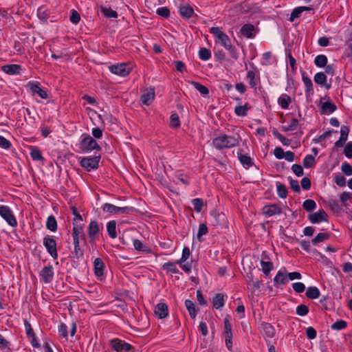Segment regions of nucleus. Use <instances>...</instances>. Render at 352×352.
Returning a JSON list of instances; mask_svg holds the SVG:
<instances>
[{
    "mask_svg": "<svg viewBox=\"0 0 352 352\" xmlns=\"http://www.w3.org/2000/svg\"><path fill=\"white\" fill-rule=\"evenodd\" d=\"M210 32L214 36L215 42L221 45L230 53L232 58L236 60L239 57L237 50L232 45L229 36L224 33L219 27H212L210 29Z\"/></svg>",
    "mask_w": 352,
    "mask_h": 352,
    "instance_id": "f257e3e1",
    "label": "nucleus"
},
{
    "mask_svg": "<svg viewBox=\"0 0 352 352\" xmlns=\"http://www.w3.org/2000/svg\"><path fill=\"white\" fill-rule=\"evenodd\" d=\"M240 142V137L237 135H221L213 139L212 145L217 150L230 148L236 146Z\"/></svg>",
    "mask_w": 352,
    "mask_h": 352,
    "instance_id": "f03ea898",
    "label": "nucleus"
},
{
    "mask_svg": "<svg viewBox=\"0 0 352 352\" xmlns=\"http://www.w3.org/2000/svg\"><path fill=\"white\" fill-rule=\"evenodd\" d=\"M261 331L267 345H270V344L275 342V340H276V330L271 324L263 322L261 324Z\"/></svg>",
    "mask_w": 352,
    "mask_h": 352,
    "instance_id": "7ed1b4c3",
    "label": "nucleus"
},
{
    "mask_svg": "<svg viewBox=\"0 0 352 352\" xmlns=\"http://www.w3.org/2000/svg\"><path fill=\"white\" fill-rule=\"evenodd\" d=\"M0 216L12 227L17 226V221L13 212L9 206L5 205L0 206Z\"/></svg>",
    "mask_w": 352,
    "mask_h": 352,
    "instance_id": "20e7f679",
    "label": "nucleus"
},
{
    "mask_svg": "<svg viewBox=\"0 0 352 352\" xmlns=\"http://www.w3.org/2000/svg\"><path fill=\"white\" fill-rule=\"evenodd\" d=\"M102 208L104 212L111 214H129L133 211L131 207H118L109 203L104 204Z\"/></svg>",
    "mask_w": 352,
    "mask_h": 352,
    "instance_id": "39448f33",
    "label": "nucleus"
},
{
    "mask_svg": "<svg viewBox=\"0 0 352 352\" xmlns=\"http://www.w3.org/2000/svg\"><path fill=\"white\" fill-rule=\"evenodd\" d=\"M80 145L81 148L87 151L93 150L100 151L101 149L97 142L88 134H83L82 135Z\"/></svg>",
    "mask_w": 352,
    "mask_h": 352,
    "instance_id": "423d86ee",
    "label": "nucleus"
},
{
    "mask_svg": "<svg viewBox=\"0 0 352 352\" xmlns=\"http://www.w3.org/2000/svg\"><path fill=\"white\" fill-rule=\"evenodd\" d=\"M110 347L116 352H129L133 346L119 339V338H113L109 341Z\"/></svg>",
    "mask_w": 352,
    "mask_h": 352,
    "instance_id": "0eeeda50",
    "label": "nucleus"
},
{
    "mask_svg": "<svg viewBox=\"0 0 352 352\" xmlns=\"http://www.w3.org/2000/svg\"><path fill=\"white\" fill-rule=\"evenodd\" d=\"M100 160V157L99 156L86 157L82 158L80 164L87 171H90L98 168Z\"/></svg>",
    "mask_w": 352,
    "mask_h": 352,
    "instance_id": "6e6552de",
    "label": "nucleus"
},
{
    "mask_svg": "<svg viewBox=\"0 0 352 352\" xmlns=\"http://www.w3.org/2000/svg\"><path fill=\"white\" fill-rule=\"evenodd\" d=\"M43 245L45 247L47 252L52 258L56 259L58 258V253L56 250V241L50 236H47L43 239Z\"/></svg>",
    "mask_w": 352,
    "mask_h": 352,
    "instance_id": "1a4fd4ad",
    "label": "nucleus"
},
{
    "mask_svg": "<svg viewBox=\"0 0 352 352\" xmlns=\"http://www.w3.org/2000/svg\"><path fill=\"white\" fill-rule=\"evenodd\" d=\"M102 227V224H99L96 221H91L88 226V235L90 239V242L93 243L98 238V234H99L101 228Z\"/></svg>",
    "mask_w": 352,
    "mask_h": 352,
    "instance_id": "9d476101",
    "label": "nucleus"
},
{
    "mask_svg": "<svg viewBox=\"0 0 352 352\" xmlns=\"http://www.w3.org/2000/svg\"><path fill=\"white\" fill-rule=\"evenodd\" d=\"M308 219L311 223H320L322 221H328V215L324 210H320L316 212L310 213Z\"/></svg>",
    "mask_w": 352,
    "mask_h": 352,
    "instance_id": "9b49d317",
    "label": "nucleus"
},
{
    "mask_svg": "<svg viewBox=\"0 0 352 352\" xmlns=\"http://www.w3.org/2000/svg\"><path fill=\"white\" fill-rule=\"evenodd\" d=\"M27 87L33 94H38L42 99H47L48 98L47 91L40 87L38 82L30 81L28 82Z\"/></svg>",
    "mask_w": 352,
    "mask_h": 352,
    "instance_id": "f8f14e48",
    "label": "nucleus"
},
{
    "mask_svg": "<svg viewBox=\"0 0 352 352\" xmlns=\"http://www.w3.org/2000/svg\"><path fill=\"white\" fill-rule=\"evenodd\" d=\"M109 70L116 75L126 76L130 73V68L125 63H120L109 67Z\"/></svg>",
    "mask_w": 352,
    "mask_h": 352,
    "instance_id": "ddd939ff",
    "label": "nucleus"
},
{
    "mask_svg": "<svg viewBox=\"0 0 352 352\" xmlns=\"http://www.w3.org/2000/svg\"><path fill=\"white\" fill-rule=\"evenodd\" d=\"M54 274V268L52 265L44 267L40 272V276L45 283H49L52 280Z\"/></svg>",
    "mask_w": 352,
    "mask_h": 352,
    "instance_id": "4468645a",
    "label": "nucleus"
},
{
    "mask_svg": "<svg viewBox=\"0 0 352 352\" xmlns=\"http://www.w3.org/2000/svg\"><path fill=\"white\" fill-rule=\"evenodd\" d=\"M288 282V277L286 269L283 267L279 270L274 278V285L278 287L280 285L286 284Z\"/></svg>",
    "mask_w": 352,
    "mask_h": 352,
    "instance_id": "2eb2a0df",
    "label": "nucleus"
},
{
    "mask_svg": "<svg viewBox=\"0 0 352 352\" xmlns=\"http://www.w3.org/2000/svg\"><path fill=\"white\" fill-rule=\"evenodd\" d=\"M155 89L149 87L146 89L141 96V101L145 105H149L155 98Z\"/></svg>",
    "mask_w": 352,
    "mask_h": 352,
    "instance_id": "dca6fc26",
    "label": "nucleus"
},
{
    "mask_svg": "<svg viewBox=\"0 0 352 352\" xmlns=\"http://www.w3.org/2000/svg\"><path fill=\"white\" fill-rule=\"evenodd\" d=\"M2 71L9 75H18L21 73V67L16 64L6 65L2 67Z\"/></svg>",
    "mask_w": 352,
    "mask_h": 352,
    "instance_id": "f3484780",
    "label": "nucleus"
},
{
    "mask_svg": "<svg viewBox=\"0 0 352 352\" xmlns=\"http://www.w3.org/2000/svg\"><path fill=\"white\" fill-rule=\"evenodd\" d=\"M155 314L160 318H164L168 314V305L165 303H158L155 307Z\"/></svg>",
    "mask_w": 352,
    "mask_h": 352,
    "instance_id": "a211bd4d",
    "label": "nucleus"
},
{
    "mask_svg": "<svg viewBox=\"0 0 352 352\" xmlns=\"http://www.w3.org/2000/svg\"><path fill=\"white\" fill-rule=\"evenodd\" d=\"M83 226L84 224L82 223H73L72 236L74 241H75V239L79 240L80 237L84 236Z\"/></svg>",
    "mask_w": 352,
    "mask_h": 352,
    "instance_id": "6ab92c4d",
    "label": "nucleus"
},
{
    "mask_svg": "<svg viewBox=\"0 0 352 352\" xmlns=\"http://www.w3.org/2000/svg\"><path fill=\"white\" fill-rule=\"evenodd\" d=\"M94 274L96 277L101 278L104 274V264L101 258H96L94 262Z\"/></svg>",
    "mask_w": 352,
    "mask_h": 352,
    "instance_id": "aec40b11",
    "label": "nucleus"
},
{
    "mask_svg": "<svg viewBox=\"0 0 352 352\" xmlns=\"http://www.w3.org/2000/svg\"><path fill=\"white\" fill-rule=\"evenodd\" d=\"M282 212L281 208L276 204L265 206L263 208V213L268 217L279 214Z\"/></svg>",
    "mask_w": 352,
    "mask_h": 352,
    "instance_id": "412c9836",
    "label": "nucleus"
},
{
    "mask_svg": "<svg viewBox=\"0 0 352 352\" xmlns=\"http://www.w3.org/2000/svg\"><path fill=\"white\" fill-rule=\"evenodd\" d=\"M337 109L336 105L331 101H327L321 105V113L329 115Z\"/></svg>",
    "mask_w": 352,
    "mask_h": 352,
    "instance_id": "4be33fe9",
    "label": "nucleus"
},
{
    "mask_svg": "<svg viewBox=\"0 0 352 352\" xmlns=\"http://www.w3.org/2000/svg\"><path fill=\"white\" fill-rule=\"evenodd\" d=\"M179 11L180 15L186 19L190 18L194 14V10L189 4L180 6Z\"/></svg>",
    "mask_w": 352,
    "mask_h": 352,
    "instance_id": "5701e85b",
    "label": "nucleus"
},
{
    "mask_svg": "<svg viewBox=\"0 0 352 352\" xmlns=\"http://www.w3.org/2000/svg\"><path fill=\"white\" fill-rule=\"evenodd\" d=\"M225 295L219 293L216 294L212 298V305L217 309H221L225 305Z\"/></svg>",
    "mask_w": 352,
    "mask_h": 352,
    "instance_id": "b1692460",
    "label": "nucleus"
},
{
    "mask_svg": "<svg viewBox=\"0 0 352 352\" xmlns=\"http://www.w3.org/2000/svg\"><path fill=\"white\" fill-rule=\"evenodd\" d=\"M291 102L292 98L286 94H281L278 99V104L283 109H287Z\"/></svg>",
    "mask_w": 352,
    "mask_h": 352,
    "instance_id": "393cba45",
    "label": "nucleus"
},
{
    "mask_svg": "<svg viewBox=\"0 0 352 352\" xmlns=\"http://www.w3.org/2000/svg\"><path fill=\"white\" fill-rule=\"evenodd\" d=\"M311 10V8L307 6L298 7L294 9L290 14L289 21L292 22L294 21L296 19L299 18L300 16L303 11Z\"/></svg>",
    "mask_w": 352,
    "mask_h": 352,
    "instance_id": "a878e982",
    "label": "nucleus"
},
{
    "mask_svg": "<svg viewBox=\"0 0 352 352\" xmlns=\"http://www.w3.org/2000/svg\"><path fill=\"white\" fill-rule=\"evenodd\" d=\"M107 231L109 236L111 239H116L117 237V232H116V221H110L107 223Z\"/></svg>",
    "mask_w": 352,
    "mask_h": 352,
    "instance_id": "bb28decb",
    "label": "nucleus"
},
{
    "mask_svg": "<svg viewBox=\"0 0 352 352\" xmlns=\"http://www.w3.org/2000/svg\"><path fill=\"white\" fill-rule=\"evenodd\" d=\"M133 244L134 248L138 251L146 252V253L151 252L150 248L146 245L144 244L139 239H134L133 241Z\"/></svg>",
    "mask_w": 352,
    "mask_h": 352,
    "instance_id": "cd10ccee",
    "label": "nucleus"
},
{
    "mask_svg": "<svg viewBox=\"0 0 352 352\" xmlns=\"http://www.w3.org/2000/svg\"><path fill=\"white\" fill-rule=\"evenodd\" d=\"M254 26L250 23L245 24L241 29V34L247 38L253 37Z\"/></svg>",
    "mask_w": 352,
    "mask_h": 352,
    "instance_id": "c85d7f7f",
    "label": "nucleus"
},
{
    "mask_svg": "<svg viewBox=\"0 0 352 352\" xmlns=\"http://www.w3.org/2000/svg\"><path fill=\"white\" fill-rule=\"evenodd\" d=\"M320 295V290L314 286L309 287L306 291V296L310 299H316L319 298Z\"/></svg>",
    "mask_w": 352,
    "mask_h": 352,
    "instance_id": "c756f323",
    "label": "nucleus"
},
{
    "mask_svg": "<svg viewBox=\"0 0 352 352\" xmlns=\"http://www.w3.org/2000/svg\"><path fill=\"white\" fill-rule=\"evenodd\" d=\"M238 155H239V160L244 168H248L252 166V164H253L252 160L250 156L246 155H243L241 153H238Z\"/></svg>",
    "mask_w": 352,
    "mask_h": 352,
    "instance_id": "7c9ffc66",
    "label": "nucleus"
},
{
    "mask_svg": "<svg viewBox=\"0 0 352 352\" xmlns=\"http://www.w3.org/2000/svg\"><path fill=\"white\" fill-rule=\"evenodd\" d=\"M189 83L204 96L209 94V90L206 86L195 81H189Z\"/></svg>",
    "mask_w": 352,
    "mask_h": 352,
    "instance_id": "2f4dec72",
    "label": "nucleus"
},
{
    "mask_svg": "<svg viewBox=\"0 0 352 352\" xmlns=\"http://www.w3.org/2000/svg\"><path fill=\"white\" fill-rule=\"evenodd\" d=\"M185 306L187 310L188 311L189 315L191 317V318L195 319L197 316V311L195 309V303L190 300H186Z\"/></svg>",
    "mask_w": 352,
    "mask_h": 352,
    "instance_id": "473e14b6",
    "label": "nucleus"
},
{
    "mask_svg": "<svg viewBox=\"0 0 352 352\" xmlns=\"http://www.w3.org/2000/svg\"><path fill=\"white\" fill-rule=\"evenodd\" d=\"M177 261L175 263L167 262L162 265V269L173 274H178L179 270L177 267Z\"/></svg>",
    "mask_w": 352,
    "mask_h": 352,
    "instance_id": "72a5a7b5",
    "label": "nucleus"
},
{
    "mask_svg": "<svg viewBox=\"0 0 352 352\" xmlns=\"http://www.w3.org/2000/svg\"><path fill=\"white\" fill-rule=\"evenodd\" d=\"M46 227L48 230H50L52 232H54L56 230L57 222L55 217L53 215H50L47 217Z\"/></svg>",
    "mask_w": 352,
    "mask_h": 352,
    "instance_id": "f704fd0d",
    "label": "nucleus"
},
{
    "mask_svg": "<svg viewBox=\"0 0 352 352\" xmlns=\"http://www.w3.org/2000/svg\"><path fill=\"white\" fill-rule=\"evenodd\" d=\"M314 63L318 67H324L327 63V58L323 54L318 55L314 59Z\"/></svg>",
    "mask_w": 352,
    "mask_h": 352,
    "instance_id": "c9c22d12",
    "label": "nucleus"
},
{
    "mask_svg": "<svg viewBox=\"0 0 352 352\" xmlns=\"http://www.w3.org/2000/svg\"><path fill=\"white\" fill-rule=\"evenodd\" d=\"M276 186L277 188L278 195L280 198H285L287 194V190L286 188V186L284 184H281L280 182H276Z\"/></svg>",
    "mask_w": 352,
    "mask_h": 352,
    "instance_id": "e433bc0d",
    "label": "nucleus"
},
{
    "mask_svg": "<svg viewBox=\"0 0 352 352\" xmlns=\"http://www.w3.org/2000/svg\"><path fill=\"white\" fill-rule=\"evenodd\" d=\"M101 12L108 18H117L118 13L111 8L101 7Z\"/></svg>",
    "mask_w": 352,
    "mask_h": 352,
    "instance_id": "4c0bfd02",
    "label": "nucleus"
},
{
    "mask_svg": "<svg viewBox=\"0 0 352 352\" xmlns=\"http://www.w3.org/2000/svg\"><path fill=\"white\" fill-rule=\"evenodd\" d=\"M302 206L306 211L311 212L316 208V203L313 199H307L303 202Z\"/></svg>",
    "mask_w": 352,
    "mask_h": 352,
    "instance_id": "58836bf2",
    "label": "nucleus"
},
{
    "mask_svg": "<svg viewBox=\"0 0 352 352\" xmlns=\"http://www.w3.org/2000/svg\"><path fill=\"white\" fill-rule=\"evenodd\" d=\"M248 104L244 105L236 106L234 109V112L238 116H245L248 111Z\"/></svg>",
    "mask_w": 352,
    "mask_h": 352,
    "instance_id": "ea45409f",
    "label": "nucleus"
},
{
    "mask_svg": "<svg viewBox=\"0 0 352 352\" xmlns=\"http://www.w3.org/2000/svg\"><path fill=\"white\" fill-rule=\"evenodd\" d=\"M30 156L34 160H41L43 157L41 151L36 146H32L30 148Z\"/></svg>",
    "mask_w": 352,
    "mask_h": 352,
    "instance_id": "a19ab883",
    "label": "nucleus"
},
{
    "mask_svg": "<svg viewBox=\"0 0 352 352\" xmlns=\"http://www.w3.org/2000/svg\"><path fill=\"white\" fill-rule=\"evenodd\" d=\"M190 256V251L188 247H184L182 250V257L177 260V263L182 264L185 263Z\"/></svg>",
    "mask_w": 352,
    "mask_h": 352,
    "instance_id": "79ce46f5",
    "label": "nucleus"
},
{
    "mask_svg": "<svg viewBox=\"0 0 352 352\" xmlns=\"http://www.w3.org/2000/svg\"><path fill=\"white\" fill-rule=\"evenodd\" d=\"M314 81L320 85H324L327 81V76L323 72H318L314 76Z\"/></svg>",
    "mask_w": 352,
    "mask_h": 352,
    "instance_id": "37998d69",
    "label": "nucleus"
},
{
    "mask_svg": "<svg viewBox=\"0 0 352 352\" xmlns=\"http://www.w3.org/2000/svg\"><path fill=\"white\" fill-rule=\"evenodd\" d=\"M302 81L305 84V86L306 87V90H305V92L307 94V93H313L314 91V89H313V83H312V81L308 77V76H302Z\"/></svg>",
    "mask_w": 352,
    "mask_h": 352,
    "instance_id": "c03bdc74",
    "label": "nucleus"
},
{
    "mask_svg": "<svg viewBox=\"0 0 352 352\" xmlns=\"http://www.w3.org/2000/svg\"><path fill=\"white\" fill-rule=\"evenodd\" d=\"M208 233V227L206 223H201L199 226L197 237L199 241H202V236Z\"/></svg>",
    "mask_w": 352,
    "mask_h": 352,
    "instance_id": "a18cd8bd",
    "label": "nucleus"
},
{
    "mask_svg": "<svg viewBox=\"0 0 352 352\" xmlns=\"http://www.w3.org/2000/svg\"><path fill=\"white\" fill-rule=\"evenodd\" d=\"M305 168H311L314 166L315 164V158L311 155H307L305 157L302 162Z\"/></svg>",
    "mask_w": 352,
    "mask_h": 352,
    "instance_id": "49530a36",
    "label": "nucleus"
},
{
    "mask_svg": "<svg viewBox=\"0 0 352 352\" xmlns=\"http://www.w3.org/2000/svg\"><path fill=\"white\" fill-rule=\"evenodd\" d=\"M329 238V234L324 232H320L316 235V236L312 240L313 245H316L318 243H321Z\"/></svg>",
    "mask_w": 352,
    "mask_h": 352,
    "instance_id": "de8ad7c7",
    "label": "nucleus"
},
{
    "mask_svg": "<svg viewBox=\"0 0 352 352\" xmlns=\"http://www.w3.org/2000/svg\"><path fill=\"white\" fill-rule=\"evenodd\" d=\"M199 56L201 60H208L211 57V53L209 50L202 47L199 51Z\"/></svg>",
    "mask_w": 352,
    "mask_h": 352,
    "instance_id": "09e8293b",
    "label": "nucleus"
},
{
    "mask_svg": "<svg viewBox=\"0 0 352 352\" xmlns=\"http://www.w3.org/2000/svg\"><path fill=\"white\" fill-rule=\"evenodd\" d=\"M261 265L262 267L263 272L265 275H268L273 267L272 263L270 261H264L263 260L261 261Z\"/></svg>",
    "mask_w": 352,
    "mask_h": 352,
    "instance_id": "8fccbe9b",
    "label": "nucleus"
},
{
    "mask_svg": "<svg viewBox=\"0 0 352 352\" xmlns=\"http://www.w3.org/2000/svg\"><path fill=\"white\" fill-rule=\"evenodd\" d=\"M298 125V119L293 118L289 124L283 126V130L284 131H294L297 129Z\"/></svg>",
    "mask_w": 352,
    "mask_h": 352,
    "instance_id": "3c124183",
    "label": "nucleus"
},
{
    "mask_svg": "<svg viewBox=\"0 0 352 352\" xmlns=\"http://www.w3.org/2000/svg\"><path fill=\"white\" fill-rule=\"evenodd\" d=\"M192 204L194 206V209L197 212H200L202 210L204 201L202 199L195 198L192 200Z\"/></svg>",
    "mask_w": 352,
    "mask_h": 352,
    "instance_id": "603ef678",
    "label": "nucleus"
},
{
    "mask_svg": "<svg viewBox=\"0 0 352 352\" xmlns=\"http://www.w3.org/2000/svg\"><path fill=\"white\" fill-rule=\"evenodd\" d=\"M247 78L249 80V85L251 87L254 88L256 86L257 82L256 81V74L253 71H249L247 74Z\"/></svg>",
    "mask_w": 352,
    "mask_h": 352,
    "instance_id": "864d4df0",
    "label": "nucleus"
},
{
    "mask_svg": "<svg viewBox=\"0 0 352 352\" xmlns=\"http://www.w3.org/2000/svg\"><path fill=\"white\" fill-rule=\"evenodd\" d=\"M346 327V322L344 320H340L331 324V328L333 330H342Z\"/></svg>",
    "mask_w": 352,
    "mask_h": 352,
    "instance_id": "5fc2aeb1",
    "label": "nucleus"
},
{
    "mask_svg": "<svg viewBox=\"0 0 352 352\" xmlns=\"http://www.w3.org/2000/svg\"><path fill=\"white\" fill-rule=\"evenodd\" d=\"M224 336H232V326L228 318L224 319Z\"/></svg>",
    "mask_w": 352,
    "mask_h": 352,
    "instance_id": "6e6d98bb",
    "label": "nucleus"
},
{
    "mask_svg": "<svg viewBox=\"0 0 352 352\" xmlns=\"http://www.w3.org/2000/svg\"><path fill=\"white\" fill-rule=\"evenodd\" d=\"M179 125L180 122L178 115L176 113L172 114L170 118V126L173 128H177L179 126Z\"/></svg>",
    "mask_w": 352,
    "mask_h": 352,
    "instance_id": "4d7b16f0",
    "label": "nucleus"
},
{
    "mask_svg": "<svg viewBox=\"0 0 352 352\" xmlns=\"http://www.w3.org/2000/svg\"><path fill=\"white\" fill-rule=\"evenodd\" d=\"M156 13L164 18H168L170 16V10L167 7H160L157 9Z\"/></svg>",
    "mask_w": 352,
    "mask_h": 352,
    "instance_id": "13d9d810",
    "label": "nucleus"
},
{
    "mask_svg": "<svg viewBox=\"0 0 352 352\" xmlns=\"http://www.w3.org/2000/svg\"><path fill=\"white\" fill-rule=\"evenodd\" d=\"M309 312V307L305 305H300L296 307V314L300 316H306Z\"/></svg>",
    "mask_w": 352,
    "mask_h": 352,
    "instance_id": "bf43d9fd",
    "label": "nucleus"
},
{
    "mask_svg": "<svg viewBox=\"0 0 352 352\" xmlns=\"http://www.w3.org/2000/svg\"><path fill=\"white\" fill-rule=\"evenodd\" d=\"M340 199L341 202L344 205L347 206V201L350 199H352V192H344L340 196Z\"/></svg>",
    "mask_w": 352,
    "mask_h": 352,
    "instance_id": "052dcab7",
    "label": "nucleus"
},
{
    "mask_svg": "<svg viewBox=\"0 0 352 352\" xmlns=\"http://www.w3.org/2000/svg\"><path fill=\"white\" fill-rule=\"evenodd\" d=\"M292 170L294 172V173L297 176V177H301L304 174V171H303V168L302 167L299 165V164H294L292 166Z\"/></svg>",
    "mask_w": 352,
    "mask_h": 352,
    "instance_id": "680f3d73",
    "label": "nucleus"
},
{
    "mask_svg": "<svg viewBox=\"0 0 352 352\" xmlns=\"http://www.w3.org/2000/svg\"><path fill=\"white\" fill-rule=\"evenodd\" d=\"M341 170L346 175H352V167L349 163H343L341 166Z\"/></svg>",
    "mask_w": 352,
    "mask_h": 352,
    "instance_id": "e2e57ef3",
    "label": "nucleus"
},
{
    "mask_svg": "<svg viewBox=\"0 0 352 352\" xmlns=\"http://www.w3.org/2000/svg\"><path fill=\"white\" fill-rule=\"evenodd\" d=\"M292 287L296 293H302L305 289V285L300 282L294 283L292 284Z\"/></svg>",
    "mask_w": 352,
    "mask_h": 352,
    "instance_id": "0e129e2a",
    "label": "nucleus"
},
{
    "mask_svg": "<svg viewBox=\"0 0 352 352\" xmlns=\"http://www.w3.org/2000/svg\"><path fill=\"white\" fill-rule=\"evenodd\" d=\"M58 333L63 338H67V327L64 323H60L58 327Z\"/></svg>",
    "mask_w": 352,
    "mask_h": 352,
    "instance_id": "69168bd1",
    "label": "nucleus"
},
{
    "mask_svg": "<svg viewBox=\"0 0 352 352\" xmlns=\"http://www.w3.org/2000/svg\"><path fill=\"white\" fill-rule=\"evenodd\" d=\"M350 129L348 126L342 125L340 128V138L347 140Z\"/></svg>",
    "mask_w": 352,
    "mask_h": 352,
    "instance_id": "338daca9",
    "label": "nucleus"
},
{
    "mask_svg": "<svg viewBox=\"0 0 352 352\" xmlns=\"http://www.w3.org/2000/svg\"><path fill=\"white\" fill-rule=\"evenodd\" d=\"M344 154L348 158L352 157V142H349L344 147Z\"/></svg>",
    "mask_w": 352,
    "mask_h": 352,
    "instance_id": "774afa93",
    "label": "nucleus"
}]
</instances>
